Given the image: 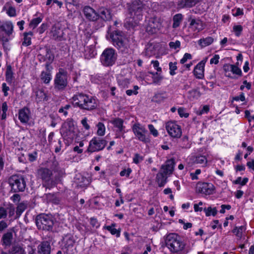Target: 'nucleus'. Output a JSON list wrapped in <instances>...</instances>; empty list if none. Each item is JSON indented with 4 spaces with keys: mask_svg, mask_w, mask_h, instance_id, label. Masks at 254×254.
Listing matches in <instances>:
<instances>
[{
    "mask_svg": "<svg viewBox=\"0 0 254 254\" xmlns=\"http://www.w3.org/2000/svg\"><path fill=\"white\" fill-rule=\"evenodd\" d=\"M33 35V32H29L28 33H24L23 41L22 45L25 46H28L31 44V36Z\"/></svg>",
    "mask_w": 254,
    "mask_h": 254,
    "instance_id": "obj_40",
    "label": "nucleus"
},
{
    "mask_svg": "<svg viewBox=\"0 0 254 254\" xmlns=\"http://www.w3.org/2000/svg\"><path fill=\"white\" fill-rule=\"evenodd\" d=\"M51 247L50 242L46 241L42 242L37 247L38 254H50Z\"/></svg>",
    "mask_w": 254,
    "mask_h": 254,
    "instance_id": "obj_20",
    "label": "nucleus"
},
{
    "mask_svg": "<svg viewBox=\"0 0 254 254\" xmlns=\"http://www.w3.org/2000/svg\"><path fill=\"white\" fill-rule=\"evenodd\" d=\"M52 79L51 74L49 71H42L41 74V79L46 84L49 83Z\"/></svg>",
    "mask_w": 254,
    "mask_h": 254,
    "instance_id": "obj_39",
    "label": "nucleus"
},
{
    "mask_svg": "<svg viewBox=\"0 0 254 254\" xmlns=\"http://www.w3.org/2000/svg\"><path fill=\"white\" fill-rule=\"evenodd\" d=\"M232 64H225L223 66V69L225 72V75L229 77L233 78L231 75Z\"/></svg>",
    "mask_w": 254,
    "mask_h": 254,
    "instance_id": "obj_51",
    "label": "nucleus"
},
{
    "mask_svg": "<svg viewBox=\"0 0 254 254\" xmlns=\"http://www.w3.org/2000/svg\"><path fill=\"white\" fill-rule=\"evenodd\" d=\"M2 91L3 93L4 96L6 97L8 96V91L9 90V87L5 83H3L1 85Z\"/></svg>",
    "mask_w": 254,
    "mask_h": 254,
    "instance_id": "obj_62",
    "label": "nucleus"
},
{
    "mask_svg": "<svg viewBox=\"0 0 254 254\" xmlns=\"http://www.w3.org/2000/svg\"><path fill=\"white\" fill-rule=\"evenodd\" d=\"M46 54L44 55V60L48 63H51L54 59V55L48 48H46Z\"/></svg>",
    "mask_w": 254,
    "mask_h": 254,
    "instance_id": "obj_38",
    "label": "nucleus"
},
{
    "mask_svg": "<svg viewBox=\"0 0 254 254\" xmlns=\"http://www.w3.org/2000/svg\"><path fill=\"white\" fill-rule=\"evenodd\" d=\"M6 13L10 17H14L16 16V9L15 7L13 6H9L8 8L6 10Z\"/></svg>",
    "mask_w": 254,
    "mask_h": 254,
    "instance_id": "obj_58",
    "label": "nucleus"
},
{
    "mask_svg": "<svg viewBox=\"0 0 254 254\" xmlns=\"http://www.w3.org/2000/svg\"><path fill=\"white\" fill-rule=\"evenodd\" d=\"M209 110V106L207 105L204 106L201 109H199L195 112V113L198 115L201 116L204 114H206Z\"/></svg>",
    "mask_w": 254,
    "mask_h": 254,
    "instance_id": "obj_50",
    "label": "nucleus"
},
{
    "mask_svg": "<svg viewBox=\"0 0 254 254\" xmlns=\"http://www.w3.org/2000/svg\"><path fill=\"white\" fill-rule=\"evenodd\" d=\"M27 204L24 202H21L18 204L16 209V215L19 217L21 213L26 209L27 208Z\"/></svg>",
    "mask_w": 254,
    "mask_h": 254,
    "instance_id": "obj_44",
    "label": "nucleus"
},
{
    "mask_svg": "<svg viewBox=\"0 0 254 254\" xmlns=\"http://www.w3.org/2000/svg\"><path fill=\"white\" fill-rule=\"evenodd\" d=\"M196 191L205 195H210L215 192V188L211 183H198L196 185Z\"/></svg>",
    "mask_w": 254,
    "mask_h": 254,
    "instance_id": "obj_13",
    "label": "nucleus"
},
{
    "mask_svg": "<svg viewBox=\"0 0 254 254\" xmlns=\"http://www.w3.org/2000/svg\"><path fill=\"white\" fill-rule=\"evenodd\" d=\"M113 45L122 53H128L129 51V40L121 31H116L111 36Z\"/></svg>",
    "mask_w": 254,
    "mask_h": 254,
    "instance_id": "obj_3",
    "label": "nucleus"
},
{
    "mask_svg": "<svg viewBox=\"0 0 254 254\" xmlns=\"http://www.w3.org/2000/svg\"><path fill=\"white\" fill-rule=\"evenodd\" d=\"M8 110V106L6 102H4L2 103L1 105V111L2 114L1 115V119L5 120L6 118V112Z\"/></svg>",
    "mask_w": 254,
    "mask_h": 254,
    "instance_id": "obj_48",
    "label": "nucleus"
},
{
    "mask_svg": "<svg viewBox=\"0 0 254 254\" xmlns=\"http://www.w3.org/2000/svg\"><path fill=\"white\" fill-rule=\"evenodd\" d=\"M51 34L52 38L56 40L62 41L65 39L64 30L58 26H54L52 27Z\"/></svg>",
    "mask_w": 254,
    "mask_h": 254,
    "instance_id": "obj_17",
    "label": "nucleus"
},
{
    "mask_svg": "<svg viewBox=\"0 0 254 254\" xmlns=\"http://www.w3.org/2000/svg\"><path fill=\"white\" fill-rule=\"evenodd\" d=\"M167 175H165L163 172H159L156 176V181L159 187H163L167 182Z\"/></svg>",
    "mask_w": 254,
    "mask_h": 254,
    "instance_id": "obj_30",
    "label": "nucleus"
},
{
    "mask_svg": "<svg viewBox=\"0 0 254 254\" xmlns=\"http://www.w3.org/2000/svg\"><path fill=\"white\" fill-rule=\"evenodd\" d=\"M205 63V62L202 61L195 66L193 70V73L197 78L202 79L204 77Z\"/></svg>",
    "mask_w": 254,
    "mask_h": 254,
    "instance_id": "obj_21",
    "label": "nucleus"
},
{
    "mask_svg": "<svg viewBox=\"0 0 254 254\" xmlns=\"http://www.w3.org/2000/svg\"><path fill=\"white\" fill-rule=\"evenodd\" d=\"M31 118L30 110L27 107H24L19 110L18 119L23 124L28 123Z\"/></svg>",
    "mask_w": 254,
    "mask_h": 254,
    "instance_id": "obj_18",
    "label": "nucleus"
},
{
    "mask_svg": "<svg viewBox=\"0 0 254 254\" xmlns=\"http://www.w3.org/2000/svg\"><path fill=\"white\" fill-rule=\"evenodd\" d=\"M231 72L233 74H235L240 76H241L242 74L241 69L240 68H239L237 66L234 64L231 65Z\"/></svg>",
    "mask_w": 254,
    "mask_h": 254,
    "instance_id": "obj_49",
    "label": "nucleus"
},
{
    "mask_svg": "<svg viewBox=\"0 0 254 254\" xmlns=\"http://www.w3.org/2000/svg\"><path fill=\"white\" fill-rule=\"evenodd\" d=\"M116 129V131L122 132L124 131L125 127L124 126V121L121 118H115L110 121Z\"/></svg>",
    "mask_w": 254,
    "mask_h": 254,
    "instance_id": "obj_24",
    "label": "nucleus"
},
{
    "mask_svg": "<svg viewBox=\"0 0 254 254\" xmlns=\"http://www.w3.org/2000/svg\"><path fill=\"white\" fill-rule=\"evenodd\" d=\"M96 55L94 46L91 45L85 47L84 56L86 59H90L93 58Z\"/></svg>",
    "mask_w": 254,
    "mask_h": 254,
    "instance_id": "obj_28",
    "label": "nucleus"
},
{
    "mask_svg": "<svg viewBox=\"0 0 254 254\" xmlns=\"http://www.w3.org/2000/svg\"><path fill=\"white\" fill-rule=\"evenodd\" d=\"M243 31V27L240 25H234L233 28V31L237 37H239Z\"/></svg>",
    "mask_w": 254,
    "mask_h": 254,
    "instance_id": "obj_47",
    "label": "nucleus"
},
{
    "mask_svg": "<svg viewBox=\"0 0 254 254\" xmlns=\"http://www.w3.org/2000/svg\"><path fill=\"white\" fill-rule=\"evenodd\" d=\"M245 230L246 227L245 226L236 227L233 230V233L239 238H241Z\"/></svg>",
    "mask_w": 254,
    "mask_h": 254,
    "instance_id": "obj_37",
    "label": "nucleus"
},
{
    "mask_svg": "<svg viewBox=\"0 0 254 254\" xmlns=\"http://www.w3.org/2000/svg\"><path fill=\"white\" fill-rule=\"evenodd\" d=\"M71 108V106L69 104L65 105L64 107H62L59 110L60 113H63L64 115L66 117L67 115V110Z\"/></svg>",
    "mask_w": 254,
    "mask_h": 254,
    "instance_id": "obj_60",
    "label": "nucleus"
},
{
    "mask_svg": "<svg viewBox=\"0 0 254 254\" xmlns=\"http://www.w3.org/2000/svg\"><path fill=\"white\" fill-rule=\"evenodd\" d=\"M207 162L205 156H191L187 159V163L189 167H192L195 165L200 164L204 166Z\"/></svg>",
    "mask_w": 254,
    "mask_h": 254,
    "instance_id": "obj_15",
    "label": "nucleus"
},
{
    "mask_svg": "<svg viewBox=\"0 0 254 254\" xmlns=\"http://www.w3.org/2000/svg\"><path fill=\"white\" fill-rule=\"evenodd\" d=\"M51 221V216L45 214H39L36 218V222H45Z\"/></svg>",
    "mask_w": 254,
    "mask_h": 254,
    "instance_id": "obj_36",
    "label": "nucleus"
},
{
    "mask_svg": "<svg viewBox=\"0 0 254 254\" xmlns=\"http://www.w3.org/2000/svg\"><path fill=\"white\" fill-rule=\"evenodd\" d=\"M176 63H172L170 62L169 64V69H170V74L171 75H174L176 74L175 70L177 69V66L176 65Z\"/></svg>",
    "mask_w": 254,
    "mask_h": 254,
    "instance_id": "obj_52",
    "label": "nucleus"
},
{
    "mask_svg": "<svg viewBox=\"0 0 254 254\" xmlns=\"http://www.w3.org/2000/svg\"><path fill=\"white\" fill-rule=\"evenodd\" d=\"M200 173H201L200 169L196 170L194 173H190V176L191 179L192 180H198V175H199Z\"/></svg>",
    "mask_w": 254,
    "mask_h": 254,
    "instance_id": "obj_63",
    "label": "nucleus"
},
{
    "mask_svg": "<svg viewBox=\"0 0 254 254\" xmlns=\"http://www.w3.org/2000/svg\"><path fill=\"white\" fill-rule=\"evenodd\" d=\"M143 4L140 0H134L128 8L130 17L134 20L135 23L141 18Z\"/></svg>",
    "mask_w": 254,
    "mask_h": 254,
    "instance_id": "obj_6",
    "label": "nucleus"
},
{
    "mask_svg": "<svg viewBox=\"0 0 254 254\" xmlns=\"http://www.w3.org/2000/svg\"><path fill=\"white\" fill-rule=\"evenodd\" d=\"M165 127L168 134L173 138H180L182 135L181 127L175 122H167L166 124Z\"/></svg>",
    "mask_w": 254,
    "mask_h": 254,
    "instance_id": "obj_11",
    "label": "nucleus"
},
{
    "mask_svg": "<svg viewBox=\"0 0 254 254\" xmlns=\"http://www.w3.org/2000/svg\"><path fill=\"white\" fill-rule=\"evenodd\" d=\"M9 184L14 192L23 191L26 187L24 179L18 176H12L9 179Z\"/></svg>",
    "mask_w": 254,
    "mask_h": 254,
    "instance_id": "obj_10",
    "label": "nucleus"
},
{
    "mask_svg": "<svg viewBox=\"0 0 254 254\" xmlns=\"http://www.w3.org/2000/svg\"><path fill=\"white\" fill-rule=\"evenodd\" d=\"M12 237V234L11 232H7L4 234L1 239L2 245L4 246L5 247L10 246L11 244Z\"/></svg>",
    "mask_w": 254,
    "mask_h": 254,
    "instance_id": "obj_31",
    "label": "nucleus"
},
{
    "mask_svg": "<svg viewBox=\"0 0 254 254\" xmlns=\"http://www.w3.org/2000/svg\"><path fill=\"white\" fill-rule=\"evenodd\" d=\"M132 170L130 168H128L127 169H124L122 171L120 172V175L121 177H126L128 178L130 173H131Z\"/></svg>",
    "mask_w": 254,
    "mask_h": 254,
    "instance_id": "obj_57",
    "label": "nucleus"
},
{
    "mask_svg": "<svg viewBox=\"0 0 254 254\" xmlns=\"http://www.w3.org/2000/svg\"><path fill=\"white\" fill-rule=\"evenodd\" d=\"M36 99L38 102L47 100V96L43 89H38L36 92Z\"/></svg>",
    "mask_w": 254,
    "mask_h": 254,
    "instance_id": "obj_35",
    "label": "nucleus"
},
{
    "mask_svg": "<svg viewBox=\"0 0 254 254\" xmlns=\"http://www.w3.org/2000/svg\"><path fill=\"white\" fill-rule=\"evenodd\" d=\"M165 245L171 252L179 254H182L186 246L180 236L176 233H170L166 236Z\"/></svg>",
    "mask_w": 254,
    "mask_h": 254,
    "instance_id": "obj_2",
    "label": "nucleus"
},
{
    "mask_svg": "<svg viewBox=\"0 0 254 254\" xmlns=\"http://www.w3.org/2000/svg\"><path fill=\"white\" fill-rule=\"evenodd\" d=\"M52 171L47 168L41 167L37 170V176L38 178L42 180L45 185L47 188H51L55 186L56 182L52 178Z\"/></svg>",
    "mask_w": 254,
    "mask_h": 254,
    "instance_id": "obj_7",
    "label": "nucleus"
},
{
    "mask_svg": "<svg viewBox=\"0 0 254 254\" xmlns=\"http://www.w3.org/2000/svg\"><path fill=\"white\" fill-rule=\"evenodd\" d=\"M14 26L11 21H0V29L8 36H10L13 32Z\"/></svg>",
    "mask_w": 254,
    "mask_h": 254,
    "instance_id": "obj_19",
    "label": "nucleus"
},
{
    "mask_svg": "<svg viewBox=\"0 0 254 254\" xmlns=\"http://www.w3.org/2000/svg\"><path fill=\"white\" fill-rule=\"evenodd\" d=\"M189 21H190V28L194 31L199 32L203 29V23L200 20L190 18Z\"/></svg>",
    "mask_w": 254,
    "mask_h": 254,
    "instance_id": "obj_22",
    "label": "nucleus"
},
{
    "mask_svg": "<svg viewBox=\"0 0 254 254\" xmlns=\"http://www.w3.org/2000/svg\"><path fill=\"white\" fill-rule=\"evenodd\" d=\"M139 87L137 85H134L133 86V89H128L126 91V93L128 96H131L132 95H137L138 94L137 90H138Z\"/></svg>",
    "mask_w": 254,
    "mask_h": 254,
    "instance_id": "obj_56",
    "label": "nucleus"
},
{
    "mask_svg": "<svg viewBox=\"0 0 254 254\" xmlns=\"http://www.w3.org/2000/svg\"><path fill=\"white\" fill-rule=\"evenodd\" d=\"M182 143L181 146L182 148H188L190 147V144L188 141V137L186 136H184L182 139Z\"/></svg>",
    "mask_w": 254,
    "mask_h": 254,
    "instance_id": "obj_53",
    "label": "nucleus"
},
{
    "mask_svg": "<svg viewBox=\"0 0 254 254\" xmlns=\"http://www.w3.org/2000/svg\"><path fill=\"white\" fill-rule=\"evenodd\" d=\"M105 229L108 230L112 235H115L117 237H119L120 231L115 228V224L112 223L111 226H107L104 227Z\"/></svg>",
    "mask_w": 254,
    "mask_h": 254,
    "instance_id": "obj_41",
    "label": "nucleus"
},
{
    "mask_svg": "<svg viewBox=\"0 0 254 254\" xmlns=\"http://www.w3.org/2000/svg\"><path fill=\"white\" fill-rule=\"evenodd\" d=\"M97 134L99 136H103L105 133V125L101 122H99L97 125Z\"/></svg>",
    "mask_w": 254,
    "mask_h": 254,
    "instance_id": "obj_43",
    "label": "nucleus"
},
{
    "mask_svg": "<svg viewBox=\"0 0 254 254\" xmlns=\"http://www.w3.org/2000/svg\"><path fill=\"white\" fill-rule=\"evenodd\" d=\"M148 127L150 132L153 134V136L155 137L158 136V132L157 130L155 128L153 125L150 124L148 126Z\"/></svg>",
    "mask_w": 254,
    "mask_h": 254,
    "instance_id": "obj_64",
    "label": "nucleus"
},
{
    "mask_svg": "<svg viewBox=\"0 0 254 254\" xmlns=\"http://www.w3.org/2000/svg\"><path fill=\"white\" fill-rule=\"evenodd\" d=\"M118 83L119 85L123 88H127L130 84V80L121 75L118 77Z\"/></svg>",
    "mask_w": 254,
    "mask_h": 254,
    "instance_id": "obj_33",
    "label": "nucleus"
},
{
    "mask_svg": "<svg viewBox=\"0 0 254 254\" xmlns=\"http://www.w3.org/2000/svg\"><path fill=\"white\" fill-rule=\"evenodd\" d=\"M198 2V0H180L178 2V6L180 8L191 7Z\"/></svg>",
    "mask_w": 254,
    "mask_h": 254,
    "instance_id": "obj_25",
    "label": "nucleus"
},
{
    "mask_svg": "<svg viewBox=\"0 0 254 254\" xmlns=\"http://www.w3.org/2000/svg\"><path fill=\"white\" fill-rule=\"evenodd\" d=\"M97 13L99 15V17L104 20H109L111 18V12L110 10L107 8L101 7L99 9Z\"/></svg>",
    "mask_w": 254,
    "mask_h": 254,
    "instance_id": "obj_26",
    "label": "nucleus"
},
{
    "mask_svg": "<svg viewBox=\"0 0 254 254\" xmlns=\"http://www.w3.org/2000/svg\"><path fill=\"white\" fill-rule=\"evenodd\" d=\"M42 18L40 17L33 18L29 24V27L32 29L35 28L37 25L42 21Z\"/></svg>",
    "mask_w": 254,
    "mask_h": 254,
    "instance_id": "obj_46",
    "label": "nucleus"
},
{
    "mask_svg": "<svg viewBox=\"0 0 254 254\" xmlns=\"http://www.w3.org/2000/svg\"><path fill=\"white\" fill-rule=\"evenodd\" d=\"M37 228L39 229H43V230H50L52 228V226L51 225H49L48 227L44 223H36Z\"/></svg>",
    "mask_w": 254,
    "mask_h": 254,
    "instance_id": "obj_61",
    "label": "nucleus"
},
{
    "mask_svg": "<svg viewBox=\"0 0 254 254\" xmlns=\"http://www.w3.org/2000/svg\"><path fill=\"white\" fill-rule=\"evenodd\" d=\"M204 211L205 212V215L207 216H215L217 212V210L216 208V207H208L207 208H205L204 209Z\"/></svg>",
    "mask_w": 254,
    "mask_h": 254,
    "instance_id": "obj_45",
    "label": "nucleus"
},
{
    "mask_svg": "<svg viewBox=\"0 0 254 254\" xmlns=\"http://www.w3.org/2000/svg\"><path fill=\"white\" fill-rule=\"evenodd\" d=\"M143 160V157L139 154L136 153L134 154L133 158V162L136 164L139 163Z\"/></svg>",
    "mask_w": 254,
    "mask_h": 254,
    "instance_id": "obj_59",
    "label": "nucleus"
},
{
    "mask_svg": "<svg viewBox=\"0 0 254 254\" xmlns=\"http://www.w3.org/2000/svg\"><path fill=\"white\" fill-rule=\"evenodd\" d=\"M83 12L85 18L89 21H95L99 18V14L89 6L84 7Z\"/></svg>",
    "mask_w": 254,
    "mask_h": 254,
    "instance_id": "obj_16",
    "label": "nucleus"
},
{
    "mask_svg": "<svg viewBox=\"0 0 254 254\" xmlns=\"http://www.w3.org/2000/svg\"><path fill=\"white\" fill-rule=\"evenodd\" d=\"M118 57L116 50L113 48H106L101 55L100 61L105 66H111L114 65Z\"/></svg>",
    "mask_w": 254,
    "mask_h": 254,
    "instance_id": "obj_4",
    "label": "nucleus"
},
{
    "mask_svg": "<svg viewBox=\"0 0 254 254\" xmlns=\"http://www.w3.org/2000/svg\"><path fill=\"white\" fill-rule=\"evenodd\" d=\"M76 127L73 122L67 120L63 124L60 129V132L64 139L71 140L76 136Z\"/></svg>",
    "mask_w": 254,
    "mask_h": 254,
    "instance_id": "obj_5",
    "label": "nucleus"
},
{
    "mask_svg": "<svg viewBox=\"0 0 254 254\" xmlns=\"http://www.w3.org/2000/svg\"><path fill=\"white\" fill-rule=\"evenodd\" d=\"M161 23L157 18H151L148 20L146 27V31L150 34H153L161 28Z\"/></svg>",
    "mask_w": 254,
    "mask_h": 254,
    "instance_id": "obj_14",
    "label": "nucleus"
},
{
    "mask_svg": "<svg viewBox=\"0 0 254 254\" xmlns=\"http://www.w3.org/2000/svg\"><path fill=\"white\" fill-rule=\"evenodd\" d=\"M63 242L64 244V247L66 249V253L67 251L71 248H72L75 241L72 236L70 235H66L63 238Z\"/></svg>",
    "mask_w": 254,
    "mask_h": 254,
    "instance_id": "obj_27",
    "label": "nucleus"
},
{
    "mask_svg": "<svg viewBox=\"0 0 254 254\" xmlns=\"http://www.w3.org/2000/svg\"><path fill=\"white\" fill-rule=\"evenodd\" d=\"M213 42L214 39L212 37H207L200 39L198 41V43L201 48H204L211 45Z\"/></svg>",
    "mask_w": 254,
    "mask_h": 254,
    "instance_id": "obj_32",
    "label": "nucleus"
},
{
    "mask_svg": "<svg viewBox=\"0 0 254 254\" xmlns=\"http://www.w3.org/2000/svg\"><path fill=\"white\" fill-rule=\"evenodd\" d=\"M74 106L82 110H92L97 107V101L92 96L83 93H77L72 98Z\"/></svg>",
    "mask_w": 254,
    "mask_h": 254,
    "instance_id": "obj_1",
    "label": "nucleus"
},
{
    "mask_svg": "<svg viewBox=\"0 0 254 254\" xmlns=\"http://www.w3.org/2000/svg\"><path fill=\"white\" fill-rule=\"evenodd\" d=\"M13 79L14 76L12 67L10 65H7L5 71V80L9 84H11Z\"/></svg>",
    "mask_w": 254,
    "mask_h": 254,
    "instance_id": "obj_29",
    "label": "nucleus"
},
{
    "mask_svg": "<svg viewBox=\"0 0 254 254\" xmlns=\"http://www.w3.org/2000/svg\"><path fill=\"white\" fill-rule=\"evenodd\" d=\"M182 19L183 15L182 14L179 13L176 14L173 17V27L174 28H177L179 27Z\"/></svg>",
    "mask_w": 254,
    "mask_h": 254,
    "instance_id": "obj_42",
    "label": "nucleus"
},
{
    "mask_svg": "<svg viewBox=\"0 0 254 254\" xmlns=\"http://www.w3.org/2000/svg\"><path fill=\"white\" fill-rule=\"evenodd\" d=\"M107 143V141L105 139L98 137H94L90 141L87 151L93 152L101 150L105 148Z\"/></svg>",
    "mask_w": 254,
    "mask_h": 254,
    "instance_id": "obj_12",
    "label": "nucleus"
},
{
    "mask_svg": "<svg viewBox=\"0 0 254 254\" xmlns=\"http://www.w3.org/2000/svg\"><path fill=\"white\" fill-rule=\"evenodd\" d=\"M174 165L175 162L173 159L167 160L165 164L162 166V172H163L165 175L172 174L174 170Z\"/></svg>",
    "mask_w": 254,
    "mask_h": 254,
    "instance_id": "obj_23",
    "label": "nucleus"
},
{
    "mask_svg": "<svg viewBox=\"0 0 254 254\" xmlns=\"http://www.w3.org/2000/svg\"><path fill=\"white\" fill-rule=\"evenodd\" d=\"M135 138L144 143L149 142V134L145 127L139 123L134 124L131 127Z\"/></svg>",
    "mask_w": 254,
    "mask_h": 254,
    "instance_id": "obj_8",
    "label": "nucleus"
},
{
    "mask_svg": "<svg viewBox=\"0 0 254 254\" xmlns=\"http://www.w3.org/2000/svg\"><path fill=\"white\" fill-rule=\"evenodd\" d=\"M55 87L59 90L64 89L67 84V76L66 70L60 68L54 79Z\"/></svg>",
    "mask_w": 254,
    "mask_h": 254,
    "instance_id": "obj_9",
    "label": "nucleus"
},
{
    "mask_svg": "<svg viewBox=\"0 0 254 254\" xmlns=\"http://www.w3.org/2000/svg\"><path fill=\"white\" fill-rule=\"evenodd\" d=\"M178 113L179 116L183 118H188L189 116V114L186 112V110L184 108L180 107L178 109Z\"/></svg>",
    "mask_w": 254,
    "mask_h": 254,
    "instance_id": "obj_54",
    "label": "nucleus"
},
{
    "mask_svg": "<svg viewBox=\"0 0 254 254\" xmlns=\"http://www.w3.org/2000/svg\"><path fill=\"white\" fill-rule=\"evenodd\" d=\"M148 73L151 74L152 75V78L153 80L152 83L155 84L160 85L161 83L162 79H163V77L158 72H148Z\"/></svg>",
    "mask_w": 254,
    "mask_h": 254,
    "instance_id": "obj_34",
    "label": "nucleus"
},
{
    "mask_svg": "<svg viewBox=\"0 0 254 254\" xmlns=\"http://www.w3.org/2000/svg\"><path fill=\"white\" fill-rule=\"evenodd\" d=\"M248 181V179L247 178H245L243 180L241 177H238L237 179L234 182V183L235 184H240L242 186L245 185Z\"/></svg>",
    "mask_w": 254,
    "mask_h": 254,
    "instance_id": "obj_55",
    "label": "nucleus"
}]
</instances>
